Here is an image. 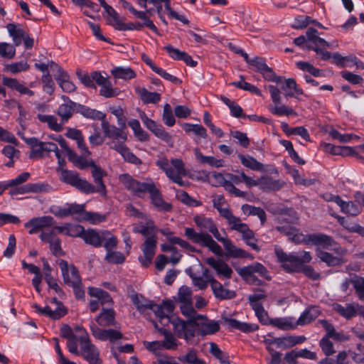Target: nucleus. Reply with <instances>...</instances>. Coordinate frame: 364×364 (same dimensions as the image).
Returning <instances> with one entry per match:
<instances>
[{"instance_id":"19","label":"nucleus","mask_w":364,"mask_h":364,"mask_svg":"<svg viewBox=\"0 0 364 364\" xmlns=\"http://www.w3.org/2000/svg\"><path fill=\"white\" fill-rule=\"evenodd\" d=\"M156 244V237H149L146 238L141 246L143 256L139 257L142 266L148 267L151 263L153 257L155 255Z\"/></svg>"},{"instance_id":"44","label":"nucleus","mask_w":364,"mask_h":364,"mask_svg":"<svg viewBox=\"0 0 364 364\" xmlns=\"http://www.w3.org/2000/svg\"><path fill=\"white\" fill-rule=\"evenodd\" d=\"M37 119L41 122L46 124L53 131L58 132L63 129V123H58L57 117L54 115L38 114Z\"/></svg>"},{"instance_id":"31","label":"nucleus","mask_w":364,"mask_h":364,"mask_svg":"<svg viewBox=\"0 0 364 364\" xmlns=\"http://www.w3.org/2000/svg\"><path fill=\"white\" fill-rule=\"evenodd\" d=\"M306 340V338L301 336H284L275 338V346L278 348L287 349L293 347L297 344L303 343Z\"/></svg>"},{"instance_id":"49","label":"nucleus","mask_w":364,"mask_h":364,"mask_svg":"<svg viewBox=\"0 0 364 364\" xmlns=\"http://www.w3.org/2000/svg\"><path fill=\"white\" fill-rule=\"evenodd\" d=\"M284 90H287L285 93L286 97H292L295 95H301L304 94L302 89L299 88L296 80L294 78H287L284 80V85L282 87Z\"/></svg>"},{"instance_id":"56","label":"nucleus","mask_w":364,"mask_h":364,"mask_svg":"<svg viewBox=\"0 0 364 364\" xmlns=\"http://www.w3.org/2000/svg\"><path fill=\"white\" fill-rule=\"evenodd\" d=\"M55 78L63 92H72L76 90L75 84L69 80L67 73H63L61 75H55Z\"/></svg>"},{"instance_id":"51","label":"nucleus","mask_w":364,"mask_h":364,"mask_svg":"<svg viewBox=\"0 0 364 364\" xmlns=\"http://www.w3.org/2000/svg\"><path fill=\"white\" fill-rule=\"evenodd\" d=\"M180 309L181 314L186 316L189 320V321L194 323L199 319H204L203 316L198 314L197 312L194 310L192 305V301L181 304Z\"/></svg>"},{"instance_id":"50","label":"nucleus","mask_w":364,"mask_h":364,"mask_svg":"<svg viewBox=\"0 0 364 364\" xmlns=\"http://www.w3.org/2000/svg\"><path fill=\"white\" fill-rule=\"evenodd\" d=\"M88 294L90 296L97 298L102 305L112 304V299L110 295L101 289L92 287H89Z\"/></svg>"},{"instance_id":"30","label":"nucleus","mask_w":364,"mask_h":364,"mask_svg":"<svg viewBox=\"0 0 364 364\" xmlns=\"http://www.w3.org/2000/svg\"><path fill=\"white\" fill-rule=\"evenodd\" d=\"M310 245H314L323 249H330L334 244V240L329 235L323 233L309 234Z\"/></svg>"},{"instance_id":"14","label":"nucleus","mask_w":364,"mask_h":364,"mask_svg":"<svg viewBox=\"0 0 364 364\" xmlns=\"http://www.w3.org/2000/svg\"><path fill=\"white\" fill-rule=\"evenodd\" d=\"M140 118L146 127L156 137L165 141L170 146H173V140L171 135L165 131L161 124H159L155 121L149 118L144 112H141L140 114Z\"/></svg>"},{"instance_id":"62","label":"nucleus","mask_w":364,"mask_h":364,"mask_svg":"<svg viewBox=\"0 0 364 364\" xmlns=\"http://www.w3.org/2000/svg\"><path fill=\"white\" fill-rule=\"evenodd\" d=\"M29 65L25 60H21L16 63H12L5 65L4 71L16 74L18 73L27 70Z\"/></svg>"},{"instance_id":"59","label":"nucleus","mask_w":364,"mask_h":364,"mask_svg":"<svg viewBox=\"0 0 364 364\" xmlns=\"http://www.w3.org/2000/svg\"><path fill=\"white\" fill-rule=\"evenodd\" d=\"M232 85L236 87H238L240 89L249 91L253 94L257 95V96H261L262 92L259 89H258L256 86L254 85H252L249 82H247L245 81L244 77L242 75H240V80L237 82H232Z\"/></svg>"},{"instance_id":"42","label":"nucleus","mask_w":364,"mask_h":364,"mask_svg":"<svg viewBox=\"0 0 364 364\" xmlns=\"http://www.w3.org/2000/svg\"><path fill=\"white\" fill-rule=\"evenodd\" d=\"M221 242L223 243L225 250L227 251L228 255L232 257L245 258L249 255V254L245 250L237 247L227 237Z\"/></svg>"},{"instance_id":"10","label":"nucleus","mask_w":364,"mask_h":364,"mask_svg":"<svg viewBox=\"0 0 364 364\" xmlns=\"http://www.w3.org/2000/svg\"><path fill=\"white\" fill-rule=\"evenodd\" d=\"M119 181L128 191L139 197H142L145 193H146L154 183L152 181H139L129 173L119 175Z\"/></svg>"},{"instance_id":"45","label":"nucleus","mask_w":364,"mask_h":364,"mask_svg":"<svg viewBox=\"0 0 364 364\" xmlns=\"http://www.w3.org/2000/svg\"><path fill=\"white\" fill-rule=\"evenodd\" d=\"M6 28L10 36L12 37L15 46H18L21 45L23 38L26 34L25 31L21 28L20 25H16L14 23H9Z\"/></svg>"},{"instance_id":"4","label":"nucleus","mask_w":364,"mask_h":364,"mask_svg":"<svg viewBox=\"0 0 364 364\" xmlns=\"http://www.w3.org/2000/svg\"><path fill=\"white\" fill-rule=\"evenodd\" d=\"M296 220V217H287L285 214H282L278 217L279 224L276 227V230L284 235L289 237V239L296 244L310 245L309 241V234L304 235L299 232L292 224Z\"/></svg>"},{"instance_id":"5","label":"nucleus","mask_w":364,"mask_h":364,"mask_svg":"<svg viewBox=\"0 0 364 364\" xmlns=\"http://www.w3.org/2000/svg\"><path fill=\"white\" fill-rule=\"evenodd\" d=\"M308 41L306 48L308 50H312L323 60H327L331 58V53L326 49L331 48L333 44L327 42L323 38L318 36V31L314 28H309L306 33Z\"/></svg>"},{"instance_id":"53","label":"nucleus","mask_w":364,"mask_h":364,"mask_svg":"<svg viewBox=\"0 0 364 364\" xmlns=\"http://www.w3.org/2000/svg\"><path fill=\"white\" fill-rule=\"evenodd\" d=\"M136 92L144 103H157L161 100V95L156 92H149L144 87L136 88Z\"/></svg>"},{"instance_id":"40","label":"nucleus","mask_w":364,"mask_h":364,"mask_svg":"<svg viewBox=\"0 0 364 364\" xmlns=\"http://www.w3.org/2000/svg\"><path fill=\"white\" fill-rule=\"evenodd\" d=\"M238 158L240 159L241 164L252 170L256 171L264 172L266 169L264 165L258 161L255 158L250 155L239 154Z\"/></svg>"},{"instance_id":"60","label":"nucleus","mask_w":364,"mask_h":364,"mask_svg":"<svg viewBox=\"0 0 364 364\" xmlns=\"http://www.w3.org/2000/svg\"><path fill=\"white\" fill-rule=\"evenodd\" d=\"M178 360L188 364H206L203 360L198 358L197 352L194 349H190L186 355L179 357Z\"/></svg>"},{"instance_id":"58","label":"nucleus","mask_w":364,"mask_h":364,"mask_svg":"<svg viewBox=\"0 0 364 364\" xmlns=\"http://www.w3.org/2000/svg\"><path fill=\"white\" fill-rule=\"evenodd\" d=\"M106 216L98 213L89 212L85 210L83 215L79 220L87 221L93 225H97L105 221Z\"/></svg>"},{"instance_id":"61","label":"nucleus","mask_w":364,"mask_h":364,"mask_svg":"<svg viewBox=\"0 0 364 364\" xmlns=\"http://www.w3.org/2000/svg\"><path fill=\"white\" fill-rule=\"evenodd\" d=\"M67 217L76 216L79 220L85 212V205L77 203H66Z\"/></svg>"},{"instance_id":"26","label":"nucleus","mask_w":364,"mask_h":364,"mask_svg":"<svg viewBox=\"0 0 364 364\" xmlns=\"http://www.w3.org/2000/svg\"><path fill=\"white\" fill-rule=\"evenodd\" d=\"M109 146L110 149L117 151L126 161L135 165L141 164V161L132 152H131L129 149L124 144V143L122 144L111 141L109 143Z\"/></svg>"},{"instance_id":"41","label":"nucleus","mask_w":364,"mask_h":364,"mask_svg":"<svg viewBox=\"0 0 364 364\" xmlns=\"http://www.w3.org/2000/svg\"><path fill=\"white\" fill-rule=\"evenodd\" d=\"M333 310L346 319H350L357 314L355 306L352 304H347L343 306L340 304L335 303L332 305Z\"/></svg>"},{"instance_id":"6","label":"nucleus","mask_w":364,"mask_h":364,"mask_svg":"<svg viewBox=\"0 0 364 364\" xmlns=\"http://www.w3.org/2000/svg\"><path fill=\"white\" fill-rule=\"evenodd\" d=\"M80 355L89 364H102L99 349L91 342L88 333H84L80 341L77 344V353H71Z\"/></svg>"},{"instance_id":"39","label":"nucleus","mask_w":364,"mask_h":364,"mask_svg":"<svg viewBox=\"0 0 364 364\" xmlns=\"http://www.w3.org/2000/svg\"><path fill=\"white\" fill-rule=\"evenodd\" d=\"M156 329L160 331L164 336V340L161 341L163 348L167 350H174L178 346V343L173 335L164 328H159L157 323L154 322Z\"/></svg>"},{"instance_id":"11","label":"nucleus","mask_w":364,"mask_h":364,"mask_svg":"<svg viewBox=\"0 0 364 364\" xmlns=\"http://www.w3.org/2000/svg\"><path fill=\"white\" fill-rule=\"evenodd\" d=\"M173 311L169 314L170 321L173 327V330L176 336L180 338H184L188 343H192V340L195 336V326L191 321L186 322L178 318H173Z\"/></svg>"},{"instance_id":"12","label":"nucleus","mask_w":364,"mask_h":364,"mask_svg":"<svg viewBox=\"0 0 364 364\" xmlns=\"http://www.w3.org/2000/svg\"><path fill=\"white\" fill-rule=\"evenodd\" d=\"M60 335L67 339V348L70 353H77V344L80 341L81 336L87 331L82 326H77L73 330L68 325H63L60 328Z\"/></svg>"},{"instance_id":"38","label":"nucleus","mask_w":364,"mask_h":364,"mask_svg":"<svg viewBox=\"0 0 364 364\" xmlns=\"http://www.w3.org/2000/svg\"><path fill=\"white\" fill-rule=\"evenodd\" d=\"M194 155L196 160L202 164H208L215 168H220L225 166L223 159H218L211 156H204L198 148L194 149Z\"/></svg>"},{"instance_id":"52","label":"nucleus","mask_w":364,"mask_h":364,"mask_svg":"<svg viewBox=\"0 0 364 364\" xmlns=\"http://www.w3.org/2000/svg\"><path fill=\"white\" fill-rule=\"evenodd\" d=\"M317 256L322 262L330 267L338 266L345 262L342 257L333 256L331 254L322 250L317 251Z\"/></svg>"},{"instance_id":"7","label":"nucleus","mask_w":364,"mask_h":364,"mask_svg":"<svg viewBox=\"0 0 364 364\" xmlns=\"http://www.w3.org/2000/svg\"><path fill=\"white\" fill-rule=\"evenodd\" d=\"M58 176L62 182L72 186L83 193L90 194L96 191L95 187L92 183L80 178L75 171L61 168Z\"/></svg>"},{"instance_id":"34","label":"nucleus","mask_w":364,"mask_h":364,"mask_svg":"<svg viewBox=\"0 0 364 364\" xmlns=\"http://www.w3.org/2000/svg\"><path fill=\"white\" fill-rule=\"evenodd\" d=\"M77 103L70 102V104L63 103L58 107L57 114L60 117V121L63 124L68 122L75 112H77Z\"/></svg>"},{"instance_id":"43","label":"nucleus","mask_w":364,"mask_h":364,"mask_svg":"<svg viewBox=\"0 0 364 364\" xmlns=\"http://www.w3.org/2000/svg\"><path fill=\"white\" fill-rule=\"evenodd\" d=\"M77 112L80 113L86 118L94 120H101L102 122L105 118V114L102 112L95 109H91L78 103L77 105Z\"/></svg>"},{"instance_id":"54","label":"nucleus","mask_w":364,"mask_h":364,"mask_svg":"<svg viewBox=\"0 0 364 364\" xmlns=\"http://www.w3.org/2000/svg\"><path fill=\"white\" fill-rule=\"evenodd\" d=\"M58 234H61L60 226L53 225L50 227V229L48 228L42 231L39 237L43 242L50 243L55 240L60 239L57 236Z\"/></svg>"},{"instance_id":"27","label":"nucleus","mask_w":364,"mask_h":364,"mask_svg":"<svg viewBox=\"0 0 364 364\" xmlns=\"http://www.w3.org/2000/svg\"><path fill=\"white\" fill-rule=\"evenodd\" d=\"M149 194L151 203L159 210L169 211L171 209V205L165 202L159 189L156 188L155 183L151 186L147 192Z\"/></svg>"},{"instance_id":"28","label":"nucleus","mask_w":364,"mask_h":364,"mask_svg":"<svg viewBox=\"0 0 364 364\" xmlns=\"http://www.w3.org/2000/svg\"><path fill=\"white\" fill-rule=\"evenodd\" d=\"M210 287L213 295L218 299H231L236 296V293L234 291L225 288L224 286L215 278L212 279Z\"/></svg>"},{"instance_id":"32","label":"nucleus","mask_w":364,"mask_h":364,"mask_svg":"<svg viewBox=\"0 0 364 364\" xmlns=\"http://www.w3.org/2000/svg\"><path fill=\"white\" fill-rule=\"evenodd\" d=\"M82 238L85 243L95 247H100L102 245L103 239L105 237L103 236V232H99L95 230H87L85 231L84 230Z\"/></svg>"},{"instance_id":"8","label":"nucleus","mask_w":364,"mask_h":364,"mask_svg":"<svg viewBox=\"0 0 364 364\" xmlns=\"http://www.w3.org/2000/svg\"><path fill=\"white\" fill-rule=\"evenodd\" d=\"M267 88L270 93L271 100L274 105L269 107V112L276 116H297V113L291 107L281 104V91L274 85H269Z\"/></svg>"},{"instance_id":"23","label":"nucleus","mask_w":364,"mask_h":364,"mask_svg":"<svg viewBox=\"0 0 364 364\" xmlns=\"http://www.w3.org/2000/svg\"><path fill=\"white\" fill-rule=\"evenodd\" d=\"M328 200L336 203L342 213L352 216H357L361 213V209L353 201H345L339 196L331 195Z\"/></svg>"},{"instance_id":"16","label":"nucleus","mask_w":364,"mask_h":364,"mask_svg":"<svg viewBox=\"0 0 364 364\" xmlns=\"http://www.w3.org/2000/svg\"><path fill=\"white\" fill-rule=\"evenodd\" d=\"M53 217L49 215L33 218L24 224L26 228H28L29 234H35L39 231L47 230L55 225Z\"/></svg>"},{"instance_id":"18","label":"nucleus","mask_w":364,"mask_h":364,"mask_svg":"<svg viewBox=\"0 0 364 364\" xmlns=\"http://www.w3.org/2000/svg\"><path fill=\"white\" fill-rule=\"evenodd\" d=\"M58 265L61 270L64 282L70 285L73 284H77L81 282V278L77 269L72 264L64 259L58 261Z\"/></svg>"},{"instance_id":"21","label":"nucleus","mask_w":364,"mask_h":364,"mask_svg":"<svg viewBox=\"0 0 364 364\" xmlns=\"http://www.w3.org/2000/svg\"><path fill=\"white\" fill-rule=\"evenodd\" d=\"M238 274L242 277H252L257 274L259 276L265 278L267 280H271L272 277L269 275L267 268L259 262H255L246 267L237 269Z\"/></svg>"},{"instance_id":"57","label":"nucleus","mask_w":364,"mask_h":364,"mask_svg":"<svg viewBox=\"0 0 364 364\" xmlns=\"http://www.w3.org/2000/svg\"><path fill=\"white\" fill-rule=\"evenodd\" d=\"M119 92L120 90L117 87H114L109 80L100 86V94L106 98L116 97Z\"/></svg>"},{"instance_id":"3","label":"nucleus","mask_w":364,"mask_h":364,"mask_svg":"<svg viewBox=\"0 0 364 364\" xmlns=\"http://www.w3.org/2000/svg\"><path fill=\"white\" fill-rule=\"evenodd\" d=\"M156 164L172 182L180 186L187 185V183L182 179L187 174L185 164L182 159H171L169 161L166 157L163 156L156 160Z\"/></svg>"},{"instance_id":"37","label":"nucleus","mask_w":364,"mask_h":364,"mask_svg":"<svg viewBox=\"0 0 364 364\" xmlns=\"http://www.w3.org/2000/svg\"><path fill=\"white\" fill-rule=\"evenodd\" d=\"M145 220L146 223L144 224L141 223L133 228L134 232L140 233L146 238L149 237H156V228L154 225V221L150 218H147Z\"/></svg>"},{"instance_id":"24","label":"nucleus","mask_w":364,"mask_h":364,"mask_svg":"<svg viewBox=\"0 0 364 364\" xmlns=\"http://www.w3.org/2000/svg\"><path fill=\"white\" fill-rule=\"evenodd\" d=\"M186 273L191 278L193 284L199 289H205L208 284L211 285L212 279H214L213 275L208 269H203L201 276H197L191 270H186Z\"/></svg>"},{"instance_id":"20","label":"nucleus","mask_w":364,"mask_h":364,"mask_svg":"<svg viewBox=\"0 0 364 364\" xmlns=\"http://www.w3.org/2000/svg\"><path fill=\"white\" fill-rule=\"evenodd\" d=\"M90 328L93 336L100 341L114 342L122 338L120 331L114 329H102L93 322L90 323Z\"/></svg>"},{"instance_id":"55","label":"nucleus","mask_w":364,"mask_h":364,"mask_svg":"<svg viewBox=\"0 0 364 364\" xmlns=\"http://www.w3.org/2000/svg\"><path fill=\"white\" fill-rule=\"evenodd\" d=\"M111 73L117 79L131 80L136 77L135 72L130 68L116 67L112 70Z\"/></svg>"},{"instance_id":"35","label":"nucleus","mask_w":364,"mask_h":364,"mask_svg":"<svg viewBox=\"0 0 364 364\" xmlns=\"http://www.w3.org/2000/svg\"><path fill=\"white\" fill-rule=\"evenodd\" d=\"M283 186V182L270 176H262L259 178V188L265 192L279 191Z\"/></svg>"},{"instance_id":"25","label":"nucleus","mask_w":364,"mask_h":364,"mask_svg":"<svg viewBox=\"0 0 364 364\" xmlns=\"http://www.w3.org/2000/svg\"><path fill=\"white\" fill-rule=\"evenodd\" d=\"M90 166L94 182L97 186L95 193L99 192L102 196L106 195V186L103 182V178L107 175L106 172L92 161L90 163Z\"/></svg>"},{"instance_id":"22","label":"nucleus","mask_w":364,"mask_h":364,"mask_svg":"<svg viewBox=\"0 0 364 364\" xmlns=\"http://www.w3.org/2000/svg\"><path fill=\"white\" fill-rule=\"evenodd\" d=\"M205 262L215 271L220 278H231L233 271L231 267L223 260L211 257L206 258Z\"/></svg>"},{"instance_id":"46","label":"nucleus","mask_w":364,"mask_h":364,"mask_svg":"<svg viewBox=\"0 0 364 364\" xmlns=\"http://www.w3.org/2000/svg\"><path fill=\"white\" fill-rule=\"evenodd\" d=\"M52 190V187L44 183H28L20 188L19 193H48Z\"/></svg>"},{"instance_id":"64","label":"nucleus","mask_w":364,"mask_h":364,"mask_svg":"<svg viewBox=\"0 0 364 364\" xmlns=\"http://www.w3.org/2000/svg\"><path fill=\"white\" fill-rule=\"evenodd\" d=\"M352 284L358 299L364 301V277L355 276L353 278Z\"/></svg>"},{"instance_id":"47","label":"nucleus","mask_w":364,"mask_h":364,"mask_svg":"<svg viewBox=\"0 0 364 364\" xmlns=\"http://www.w3.org/2000/svg\"><path fill=\"white\" fill-rule=\"evenodd\" d=\"M320 314V310L316 306H311L306 309L299 316L297 324L304 326L315 320Z\"/></svg>"},{"instance_id":"29","label":"nucleus","mask_w":364,"mask_h":364,"mask_svg":"<svg viewBox=\"0 0 364 364\" xmlns=\"http://www.w3.org/2000/svg\"><path fill=\"white\" fill-rule=\"evenodd\" d=\"M62 148L64 149L67 156L70 161H71L76 167L82 169L90 165L89 162L84 157L77 155L68 146L65 141L62 139L60 141Z\"/></svg>"},{"instance_id":"2","label":"nucleus","mask_w":364,"mask_h":364,"mask_svg":"<svg viewBox=\"0 0 364 364\" xmlns=\"http://www.w3.org/2000/svg\"><path fill=\"white\" fill-rule=\"evenodd\" d=\"M131 299L141 314L146 315L149 314L150 311H152L162 326H166L170 321L169 314L175 309L174 303L171 300H165L161 304H156L154 301L137 294L132 295Z\"/></svg>"},{"instance_id":"1","label":"nucleus","mask_w":364,"mask_h":364,"mask_svg":"<svg viewBox=\"0 0 364 364\" xmlns=\"http://www.w3.org/2000/svg\"><path fill=\"white\" fill-rule=\"evenodd\" d=\"M277 260L287 272H302L305 276L313 279H320V274L315 272L311 266L304 265L311 262L312 257L310 252L302 251L297 253L287 254L282 248H275Z\"/></svg>"},{"instance_id":"17","label":"nucleus","mask_w":364,"mask_h":364,"mask_svg":"<svg viewBox=\"0 0 364 364\" xmlns=\"http://www.w3.org/2000/svg\"><path fill=\"white\" fill-rule=\"evenodd\" d=\"M210 181L214 186H223L230 194L240 198H245L246 193L242 191L235 186L228 183L227 173H213L210 176Z\"/></svg>"},{"instance_id":"33","label":"nucleus","mask_w":364,"mask_h":364,"mask_svg":"<svg viewBox=\"0 0 364 364\" xmlns=\"http://www.w3.org/2000/svg\"><path fill=\"white\" fill-rule=\"evenodd\" d=\"M224 321L230 328L237 329L244 333L253 332L258 329V326L256 324L242 322L235 318H225Z\"/></svg>"},{"instance_id":"15","label":"nucleus","mask_w":364,"mask_h":364,"mask_svg":"<svg viewBox=\"0 0 364 364\" xmlns=\"http://www.w3.org/2000/svg\"><path fill=\"white\" fill-rule=\"evenodd\" d=\"M101 127L105 137L112 139L115 143H125L127 140V134L124 131V129L110 124L105 118L101 122Z\"/></svg>"},{"instance_id":"36","label":"nucleus","mask_w":364,"mask_h":364,"mask_svg":"<svg viewBox=\"0 0 364 364\" xmlns=\"http://www.w3.org/2000/svg\"><path fill=\"white\" fill-rule=\"evenodd\" d=\"M95 321L101 326H114L116 321L114 309L103 308L100 314L95 318Z\"/></svg>"},{"instance_id":"63","label":"nucleus","mask_w":364,"mask_h":364,"mask_svg":"<svg viewBox=\"0 0 364 364\" xmlns=\"http://www.w3.org/2000/svg\"><path fill=\"white\" fill-rule=\"evenodd\" d=\"M193 220L198 227L207 230L209 232L215 226L210 218H206L203 215H196L194 217Z\"/></svg>"},{"instance_id":"13","label":"nucleus","mask_w":364,"mask_h":364,"mask_svg":"<svg viewBox=\"0 0 364 364\" xmlns=\"http://www.w3.org/2000/svg\"><path fill=\"white\" fill-rule=\"evenodd\" d=\"M250 65L252 66L256 72L259 73L265 80L277 84L282 82V77L277 75L272 68L267 65L264 58L255 56L252 58Z\"/></svg>"},{"instance_id":"48","label":"nucleus","mask_w":364,"mask_h":364,"mask_svg":"<svg viewBox=\"0 0 364 364\" xmlns=\"http://www.w3.org/2000/svg\"><path fill=\"white\" fill-rule=\"evenodd\" d=\"M60 230L61 231V234L72 237H80L82 238V235L84 232V228L82 225L72 223H66L60 226Z\"/></svg>"},{"instance_id":"9","label":"nucleus","mask_w":364,"mask_h":364,"mask_svg":"<svg viewBox=\"0 0 364 364\" xmlns=\"http://www.w3.org/2000/svg\"><path fill=\"white\" fill-rule=\"evenodd\" d=\"M185 235L192 242L208 247L215 255L218 256L222 255V248L213 240L210 235L203 232L198 233L193 228H186Z\"/></svg>"}]
</instances>
